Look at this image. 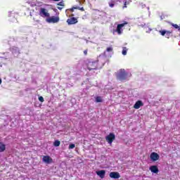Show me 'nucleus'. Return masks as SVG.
I'll use <instances>...</instances> for the list:
<instances>
[{"instance_id": "nucleus-30", "label": "nucleus", "mask_w": 180, "mask_h": 180, "mask_svg": "<svg viewBox=\"0 0 180 180\" xmlns=\"http://www.w3.org/2000/svg\"><path fill=\"white\" fill-rule=\"evenodd\" d=\"M158 160V158H152L151 160L152 161H157Z\"/></svg>"}, {"instance_id": "nucleus-26", "label": "nucleus", "mask_w": 180, "mask_h": 180, "mask_svg": "<svg viewBox=\"0 0 180 180\" xmlns=\"http://www.w3.org/2000/svg\"><path fill=\"white\" fill-rule=\"evenodd\" d=\"M84 56L88 55V49H86V50L84 51Z\"/></svg>"}, {"instance_id": "nucleus-24", "label": "nucleus", "mask_w": 180, "mask_h": 180, "mask_svg": "<svg viewBox=\"0 0 180 180\" xmlns=\"http://www.w3.org/2000/svg\"><path fill=\"white\" fill-rule=\"evenodd\" d=\"M39 102H44V98H43V96H39Z\"/></svg>"}, {"instance_id": "nucleus-1", "label": "nucleus", "mask_w": 180, "mask_h": 180, "mask_svg": "<svg viewBox=\"0 0 180 180\" xmlns=\"http://www.w3.org/2000/svg\"><path fill=\"white\" fill-rule=\"evenodd\" d=\"M129 73L124 69H120L115 73V77L119 81H126Z\"/></svg>"}, {"instance_id": "nucleus-14", "label": "nucleus", "mask_w": 180, "mask_h": 180, "mask_svg": "<svg viewBox=\"0 0 180 180\" xmlns=\"http://www.w3.org/2000/svg\"><path fill=\"white\" fill-rule=\"evenodd\" d=\"M5 150H6V146L2 143H0V153H4Z\"/></svg>"}, {"instance_id": "nucleus-18", "label": "nucleus", "mask_w": 180, "mask_h": 180, "mask_svg": "<svg viewBox=\"0 0 180 180\" xmlns=\"http://www.w3.org/2000/svg\"><path fill=\"white\" fill-rule=\"evenodd\" d=\"M172 26L174 28V29H177L178 30H180V27L179 25H178L177 24H174V23H171Z\"/></svg>"}, {"instance_id": "nucleus-21", "label": "nucleus", "mask_w": 180, "mask_h": 180, "mask_svg": "<svg viewBox=\"0 0 180 180\" xmlns=\"http://www.w3.org/2000/svg\"><path fill=\"white\" fill-rule=\"evenodd\" d=\"M106 51H107L108 53H110V52L113 51V48H112V47H108V48L106 49Z\"/></svg>"}, {"instance_id": "nucleus-4", "label": "nucleus", "mask_w": 180, "mask_h": 180, "mask_svg": "<svg viewBox=\"0 0 180 180\" xmlns=\"http://www.w3.org/2000/svg\"><path fill=\"white\" fill-rule=\"evenodd\" d=\"M115 139L116 136L113 133H110L109 135L105 137V140L108 144H112Z\"/></svg>"}, {"instance_id": "nucleus-25", "label": "nucleus", "mask_w": 180, "mask_h": 180, "mask_svg": "<svg viewBox=\"0 0 180 180\" xmlns=\"http://www.w3.org/2000/svg\"><path fill=\"white\" fill-rule=\"evenodd\" d=\"M74 9H77V6H76V7H75V6H73L72 8H70L69 11H70V12H74Z\"/></svg>"}, {"instance_id": "nucleus-19", "label": "nucleus", "mask_w": 180, "mask_h": 180, "mask_svg": "<svg viewBox=\"0 0 180 180\" xmlns=\"http://www.w3.org/2000/svg\"><path fill=\"white\" fill-rule=\"evenodd\" d=\"M96 102L97 103L102 102V97H101V96L96 97Z\"/></svg>"}, {"instance_id": "nucleus-12", "label": "nucleus", "mask_w": 180, "mask_h": 180, "mask_svg": "<svg viewBox=\"0 0 180 180\" xmlns=\"http://www.w3.org/2000/svg\"><path fill=\"white\" fill-rule=\"evenodd\" d=\"M159 32L160 33V34L162 36H169V34H171V33H172V32H170V31H165V30H160L159 31Z\"/></svg>"}, {"instance_id": "nucleus-2", "label": "nucleus", "mask_w": 180, "mask_h": 180, "mask_svg": "<svg viewBox=\"0 0 180 180\" xmlns=\"http://www.w3.org/2000/svg\"><path fill=\"white\" fill-rule=\"evenodd\" d=\"M99 60H89L86 63V67L89 71L92 70H98V63Z\"/></svg>"}, {"instance_id": "nucleus-16", "label": "nucleus", "mask_w": 180, "mask_h": 180, "mask_svg": "<svg viewBox=\"0 0 180 180\" xmlns=\"http://www.w3.org/2000/svg\"><path fill=\"white\" fill-rule=\"evenodd\" d=\"M60 143H61V142H60V141L56 140V141H54L53 146H54L55 147H60Z\"/></svg>"}, {"instance_id": "nucleus-34", "label": "nucleus", "mask_w": 180, "mask_h": 180, "mask_svg": "<svg viewBox=\"0 0 180 180\" xmlns=\"http://www.w3.org/2000/svg\"><path fill=\"white\" fill-rule=\"evenodd\" d=\"M71 16H74V14H72Z\"/></svg>"}, {"instance_id": "nucleus-17", "label": "nucleus", "mask_w": 180, "mask_h": 180, "mask_svg": "<svg viewBox=\"0 0 180 180\" xmlns=\"http://www.w3.org/2000/svg\"><path fill=\"white\" fill-rule=\"evenodd\" d=\"M122 53L123 56H126L127 54V48L123 47Z\"/></svg>"}, {"instance_id": "nucleus-22", "label": "nucleus", "mask_w": 180, "mask_h": 180, "mask_svg": "<svg viewBox=\"0 0 180 180\" xmlns=\"http://www.w3.org/2000/svg\"><path fill=\"white\" fill-rule=\"evenodd\" d=\"M76 8L79 11H82V12H84L85 11V9H84V7L76 6Z\"/></svg>"}, {"instance_id": "nucleus-9", "label": "nucleus", "mask_w": 180, "mask_h": 180, "mask_svg": "<svg viewBox=\"0 0 180 180\" xmlns=\"http://www.w3.org/2000/svg\"><path fill=\"white\" fill-rule=\"evenodd\" d=\"M141 106H144V103H143V101H138L134 105V109H140V108H141Z\"/></svg>"}, {"instance_id": "nucleus-6", "label": "nucleus", "mask_w": 180, "mask_h": 180, "mask_svg": "<svg viewBox=\"0 0 180 180\" xmlns=\"http://www.w3.org/2000/svg\"><path fill=\"white\" fill-rule=\"evenodd\" d=\"M46 22H48V23H58V22H60V18L52 16L46 19Z\"/></svg>"}, {"instance_id": "nucleus-3", "label": "nucleus", "mask_w": 180, "mask_h": 180, "mask_svg": "<svg viewBox=\"0 0 180 180\" xmlns=\"http://www.w3.org/2000/svg\"><path fill=\"white\" fill-rule=\"evenodd\" d=\"M124 25H127V22L119 24L117 26V29L114 30L113 33H117V34L120 35L122 33H123L122 27H124Z\"/></svg>"}, {"instance_id": "nucleus-8", "label": "nucleus", "mask_w": 180, "mask_h": 180, "mask_svg": "<svg viewBox=\"0 0 180 180\" xmlns=\"http://www.w3.org/2000/svg\"><path fill=\"white\" fill-rule=\"evenodd\" d=\"M68 25H75V23H78V20L74 17L68 18L67 20Z\"/></svg>"}, {"instance_id": "nucleus-11", "label": "nucleus", "mask_w": 180, "mask_h": 180, "mask_svg": "<svg viewBox=\"0 0 180 180\" xmlns=\"http://www.w3.org/2000/svg\"><path fill=\"white\" fill-rule=\"evenodd\" d=\"M96 174L100 178L103 179L105 178V174H106V172L105 170H100L96 172Z\"/></svg>"}, {"instance_id": "nucleus-29", "label": "nucleus", "mask_w": 180, "mask_h": 180, "mask_svg": "<svg viewBox=\"0 0 180 180\" xmlns=\"http://www.w3.org/2000/svg\"><path fill=\"white\" fill-rule=\"evenodd\" d=\"M57 8H58V9L59 11H62L64 7H63V6H62V7L58 6V7H57Z\"/></svg>"}, {"instance_id": "nucleus-33", "label": "nucleus", "mask_w": 180, "mask_h": 180, "mask_svg": "<svg viewBox=\"0 0 180 180\" xmlns=\"http://www.w3.org/2000/svg\"><path fill=\"white\" fill-rule=\"evenodd\" d=\"M55 2H58L60 0H53Z\"/></svg>"}, {"instance_id": "nucleus-7", "label": "nucleus", "mask_w": 180, "mask_h": 180, "mask_svg": "<svg viewBox=\"0 0 180 180\" xmlns=\"http://www.w3.org/2000/svg\"><path fill=\"white\" fill-rule=\"evenodd\" d=\"M110 178H112L113 179H119V178H120V174L117 172H112L110 173Z\"/></svg>"}, {"instance_id": "nucleus-20", "label": "nucleus", "mask_w": 180, "mask_h": 180, "mask_svg": "<svg viewBox=\"0 0 180 180\" xmlns=\"http://www.w3.org/2000/svg\"><path fill=\"white\" fill-rule=\"evenodd\" d=\"M72 148H75V144L71 143L69 145V149L72 150Z\"/></svg>"}, {"instance_id": "nucleus-13", "label": "nucleus", "mask_w": 180, "mask_h": 180, "mask_svg": "<svg viewBox=\"0 0 180 180\" xmlns=\"http://www.w3.org/2000/svg\"><path fill=\"white\" fill-rule=\"evenodd\" d=\"M43 162H45V164H51L53 162L52 158H43L42 159Z\"/></svg>"}, {"instance_id": "nucleus-32", "label": "nucleus", "mask_w": 180, "mask_h": 180, "mask_svg": "<svg viewBox=\"0 0 180 180\" xmlns=\"http://www.w3.org/2000/svg\"><path fill=\"white\" fill-rule=\"evenodd\" d=\"M2 84V79H0V85Z\"/></svg>"}, {"instance_id": "nucleus-10", "label": "nucleus", "mask_w": 180, "mask_h": 180, "mask_svg": "<svg viewBox=\"0 0 180 180\" xmlns=\"http://www.w3.org/2000/svg\"><path fill=\"white\" fill-rule=\"evenodd\" d=\"M150 171H151L153 174H158L159 170L158 167L156 165H153L149 167Z\"/></svg>"}, {"instance_id": "nucleus-31", "label": "nucleus", "mask_w": 180, "mask_h": 180, "mask_svg": "<svg viewBox=\"0 0 180 180\" xmlns=\"http://www.w3.org/2000/svg\"><path fill=\"white\" fill-rule=\"evenodd\" d=\"M43 158H50V156H43Z\"/></svg>"}, {"instance_id": "nucleus-5", "label": "nucleus", "mask_w": 180, "mask_h": 180, "mask_svg": "<svg viewBox=\"0 0 180 180\" xmlns=\"http://www.w3.org/2000/svg\"><path fill=\"white\" fill-rule=\"evenodd\" d=\"M39 15H41V18H49L50 13H49L47 9L41 8L39 11Z\"/></svg>"}, {"instance_id": "nucleus-23", "label": "nucleus", "mask_w": 180, "mask_h": 180, "mask_svg": "<svg viewBox=\"0 0 180 180\" xmlns=\"http://www.w3.org/2000/svg\"><path fill=\"white\" fill-rule=\"evenodd\" d=\"M58 6H63V7H64V6H65V5H64V1H60V2H59V3L58 4Z\"/></svg>"}, {"instance_id": "nucleus-15", "label": "nucleus", "mask_w": 180, "mask_h": 180, "mask_svg": "<svg viewBox=\"0 0 180 180\" xmlns=\"http://www.w3.org/2000/svg\"><path fill=\"white\" fill-rule=\"evenodd\" d=\"M150 158H160V155L155 152H153L150 154Z\"/></svg>"}, {"instance_id": "nucleus-27", "label": "nucleus", "mask_w": 180, "mask_h": 180, "mask_svg": "<svg viewBox=\"0 0 180 180\" xmlns=\"http://www.w3.org/2000/svg\"><path fill=\"white\" fill-rule=\"evenodd\" d=\"M109 6H110V8H113V6H115V4L110 3V4H109Z\"/></svg>"}, {"instance_id": "nucleus-28", "label": "nucleus", "mask_w": 180, "mask_h": 180, "mask_svg": "<svg viewBox=\"0 0 180 180\" xmlns=\"http://www.w3.org/2000/svg\"><path fill=\"white\" fill-rule=\"evenodd\" d=\"M123 8H127V1L124 2Z\"/></svg>"}]
</instances>
